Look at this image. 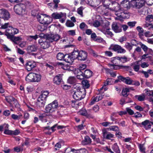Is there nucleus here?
I'll use <instances>...</instances> for the list:
<instances>
[{
	"label": "nucleus",
	"mask_w": 153,
	"mask_h": 153,
	"mask_svg": "<svg viewBox=\"0 0 153 153\" xmlns=\"http://www.w3.org/2000/svg\"><path fill=\"white\" fill-rule=\"evenodd\" d=\"M68 34L71 36H74L75 35V31L74 30H71L67 31Z\"/></svg>",
	"instance_id": "obj_60"
},
{
	"label": "nucleus",
	"mask_w": 153,
	"mask_h": 153,
	"mask_svg": "<svg viewBox=\"0 0 153 153\" xmlns=\"http://www.w3.org/2000/svg\"><path fill=\"white\" fill-rule=\"evenodd\" d=\"M82 84L83 87L85 88H88L90 86L88 81L87 80H84L82 81Z\"/></svg>",
	"instance_id": "obj_43"
},
{
	"label": "nucleus",
	"mask_w": 153,
	"mask_h": 153,
	"mask_svg": "<svg viewBox=\"0 0 153 153\" xmlns=\"http://www.w3.org/2000/svg\"><path fill=\"white\" fill-rule=\"evenodd\" d=\"M108 49L117 52L119 53H124L126 52V51L122 48L120 46L114 44L111 45L108 48Z\"/></svg>",
	"instance_id": "obj_8"
},
{
	"label": "nucleus",
	"mask_w": 153,
	"mask_h": 153,
	"mask_svg": "<svg viewBox=\"0 0 153 153\" xmlns=\"http://www.w3.org/2000/svg\"><path fill=\"white\" fill-rule=\"evenodd\" d=\"M142 124L144 126L146 129H148L151 128L152 125H153V122L146 120L142 122Z\"/></svg>",
	"instance_id": "obj_20"
},
{
	"label": "nucleus",
	"mask_w": 153,
	"mask_h": 153,
	"mask_svg": "<svg viewBox=\"0 0 153 153\" xmlns=\"http://www.w3.org/2000/svg\"><path fill=\"white\" fill-rule=\"evenodd\" d=\"M132 90L133 89L130 88L123 89L122 91V94L123 96L126 97L128 96V93Z\"/></svg>",
	"instance_id": "obj_34"
},
{
	"label": "nucleus",
	"mask_w": 153,
	"mask_h": 153,
	"mask_svg": "<svg viewBox=\"0 0 153 153\" xmlns=\"http://www.w3.org/2000/svg\"><path fill=\"white\" fill-rule=\"evenodd\" d=\"M61 87L64 90H67L70 88V86L66 84H62Z\"/></svg>",
	"instance_id": "obj_61"
},
{
	"label": "nucleus",
	"mask_w": 153,
	"mask_h": 153,
	"mask_svg": "<svg viewBox=\"0 0 153 153\" xmlns=\"http://www.w3.org/2000/svg\"><path fill=\"white\" fill-rule=\"evenodd\" d=\"M118 78L119 80H120L127 84L131 85L133 82V80L128 77H124L121 76H120L118 77Z\"/></svg>",
	"instance_id": "obj_15"
},
{
	"label": "nucleus",
	"mask_w": 153,
	"mask_h": 153,
	"mask_svg": "<svg viewBox=\"0 0 153 153\" xmlns=\"http://www.w3.org/2000/svg\"><path fill=\"white\" fill-rule=\"evenodd\" d=\"M105 56L108 57H111L112 56L113 53L110 51H106L105 52Z\"/></svg>",
	"instance_id": "obj_62"
},
{
	"label": "nucleus",
	"mask_w": 153,
	"mask_h": 153,
	"mask_svg": "<svg viewBox=\"0 0 153 153\" xmlns=\"http://www.w3.org/2000/svg\"><path fill=\"white\" fill-rule=\"evenodd\" d=\"M36 66L35 62L33 61H29L26 64V68L28 71H31Z\"/></svg>",
	"instance_id": "obj_17"
},
{
	"label": "nucleus",
	"mask_w": 153,
	"mask_h": 153,
	"mask_svg": "<svg viewBox=\"0 0 153 153\" xmlns=\"http://www.w3.org/2000/svg\"><path fill=\"white\" fill-rule=\"evenodd\" d=\"M10 26L9 23H5L4 25H1V28L3 29H5L7 28L8 27Z\"/></svg>",
	"instance_id": "obj_59"
},
{
	"label": "nucleus",
	"mask_w": 153,
	"mask_h": 153,
	"mask_svg": "<svg viewBox=\"0 0 153 153\" xmlns=\"http://www.w3.org/2000/svg\"><path fill=\"white\" fill-rule=\"evenodd\" d=\"M66 25L67 27H72L74 26V24L71 21L68 20L66 22Z\"/></svg>",
	"instance_id": "obj_45"
},
{
	"label": "nucleus",
	"mask_w": 153,
	"mask_h": 153,
	"mask_svg": "<svg viewBox=\"0 0 153 153\" xmlns=\"http://www.w3.org/2000/svg\"><path fill=\"white\" fill-rule=\"evenodd\" d=\"M0 16L4 20H7L10 18V14L7 11L4 9L0 10Z\"/></svg>",
	"instance_id": "obj_14"
},
{
	"label": "nucleus",
	"mask_w": 153,
	"mask_h": 153,
	"mask_svg": "<svg viewBox=\"0 0 153 153\" xmlns=\"http://www.w3.org/2000/svg\"><path fill=\"white\" fill-rule=\"evenodd\" d=\"M68 82L71 84H73L75 82V79L74 77H70L68 79Z\"/></svg>",
	"instance_id": "obj_50"
},
{
	"label": "nucleus",
	"mask_w": 153,
	"mask_h": 153,
	"mask_svg": "<svg viewBox=\"0 0 153 153\" xmlns=\"http://www.w3.org/2000/svg\"><path fill=\"white\" fill-rule=\"evenodd\" d=\"M85 2L91 7H95L100 4V0H81L80 4H84Z\"/></svg>",
	"instance_id": "obj_9"
},
{
	"label": "nucleus",
	"mask_w": 153,
	"mask_h": 153,
	"mask_svg": "<svg viewBox=\"0 0 153 153\" xmlns=\"http://www.w3.org/2000/svg\"><path fill=\"white\" fill-rule=\"evenodd\" d=\"M65 55L64 54L62 53H59L57 55L56 57L57 59L60 60H62L64 59Z\"/></svg>",
	"instance_id": "obj_41"
},
{
	"label": "nucleus",
	"mask_w": 153,
	"mask_h": 153,
	"mask_svg": "<svg viewBox=\"0 0 153 153\" xmlns=\"http://www.w3.org/2000/svg\"><path fill=\"white\" fill-rule=\"evenodd\" d=\"M28 39L30 40H31L32 39L36 40L38 38V36L36 35L34 36H29L27 37Z\"/></svg>",
	"instance_id": "obj_57"
},
{
	"label": "nucleus",
	"mask_w": 153,
	"mask_h": 153,
	"mask_svg": "<svg viewBox=\"0 0 153 153\" xmlns=\"http://www.w3.org/2000/svg\"><path fill=\"white\" fill-rule=\"evenodd\" d=\"M46 16H45V19L44 20L45 23H42L43 24L48 25L50 24L52 21V18L48 15L46 14Z\"/></svg>",
	"instance_id": "obj_30"
},
{
	"label": "nucleus",
	"mask_w": 153,
	"mask_h": 153,
	"mask_svg": "<svg viewBox=\"0 0 153 153\" xmlns=\"http://www.w3.org/2000/svg\"><path fill=\"white\" fill-rule=\"evenodd\" d=\"M79 104V102L75 100L71 101V105L73 107L77 108L78 107Z\"/></svg>",
	"instance_id": "obj_46"
},
{
	"label": "nucleus",
	"mask_w": 153,
	"mask_h": 153,
	"mask_svg": "<svg viewBox=\"0 0 153 153\" xmlns=\"http://www.w3.org/2000/svg\"><path fill=\"white\" fill-rule=\"evenodd\" d=\"M22 114H19V115H17L15 114H12L11 115L12 118L14 120H19L22 117Z\"/></svg>",
	"instance_id": "obj_47"
},
{
	"label": "nucleus",
	"mask_w": 153,
	"mask_h": 153,
	"mask_svg": "<svg viewBox=\"0 0 153 153\" xmlns=\"http://www.w3.org/2000/svg\"><path fill=\"white\" fill-rule=\"evenodd\" d=\"M110 29L109 28L106 30H101V31L107 36L112 37L113 35L112 32L110 31Z\"/></svg>",
	"instance_id": "obj_29"
},
{
	"label": "nucleus",
	"mask_w": 153,
	"mask_h": 153,
	"mask_svg": "<svg viewBox=\"0 0 153 153\" xmlns=\"http://www.w3.org/2000/svg\"><path fill=\"white\" fill-rule=\"evenodd\" d=\"M112 149L116 153H120V152L117 144L115 143L112 146Z\"/></svg>",
	"instance_id": "obj_36"
},
{
	"label": "nucleus",
	"mask_w": 153,
	"mask_h": 153,
	"mask_svg": "<svg viewBox=\"0 0 153 153\" xmlns=\"http://www.w3.org/2000/svg\"><path fill=\"white\" fill-rule=\"evenodd\" d=\"M78 114L79 115L86 117H88L90 115V114L87 112V111L84 108L81 109L78 112Z\"/></svg>",
	"instance_id": "obj_24"
},
{
	"label": "nucleus",
	"mask_w": 153,
	"mask_h": 153,
	"mask_svg": "<svg viewBox=\"0 0 153 153\" xmlns=\"http://www.w3.org/2000/svg\"><path fill=\"white\" fill-rule=\"evenodd\" d=\"M108 131H117L119 130V128L116 126H112L106 128Z\"/></svg>",
	"instance_id": "obj_38"
},
{
	"label": "nucleus",
	"mask_w": 153,
	"mask_h": 153,
	"mask_svg": "<svg viewBox=\"0 0 153 153\" xmlns=\"http://www.w3.org/2000/svg\"><path fill=\"white\" fill-rule=\"evenodd\" d=\"M135 97L136 99L140 101H143L145 98V96L143 94L141 95H136Z\"/></svg>",
	"instance_id": "obj_39"
},
{
	"label": "nucleus",
	"mask_w": 153,
	"mask_h": 153,
	"mask_svg": "<svg viewBox=\"0 0 153 153\" xmlns=\"http://www.w3.org/2000/svg\"><path fill=\"white\" fill-rule=\"evenodd\" d=\"M92 74V72L89 69H87L85 71L83 74L84 75V78H88L91 76Z\"/></svg>",
	"instance_id": "obj_31"
},
{
	"label": "nucleus",
	"mask_w": 153,
	"mask_h": 153,
	"mask_svg": "<svg viewBox=\"0 0 153 153\" xmlns=\"http://www.w3.org/2000/svg\"><path fill=\"white\" fill-rule=\"evenodd\" d=\"M11 31L10 34L12 35H15L19 33V30L16 28H14L13 27H11Z\"/></svg>",
	"instance_id": "obj_48"
},
{
	"label": "nucleus",
	"mask_w": 153,
	"mask_h": 153,
	"mask_svg": "<svg viewBox=\"0 0 153 153\" xmlns=\"http://www.w3.org/2000/svg\"><path fill=\"white\" fill-rule=\"evenodd\" d=\"M40 120L44 122H46L47 121V116L45 113L40 114L39 116Z\"/></svg>",
	"instance_id": "obj_37"
},
{
	"label": "nucleus",
	"mask_w": 153,
	"mask_h": 153,
	"mask_svg": "<svg viewBox=\"0 0 153 153\" xmlns=\"http://www.w3.org/2000/svg\"><path fill=\"white\" fill-rule=\"evenodd\" d=\"M84 9V7L82 6H81L78 8L77 10V13L82 17L83 16V10Z\"/></svg>",
	"instance_id": "obj_40"
},
{
	"label": "nucleus",
	"mask_w": 153,
	"mask_h": 153,
	"mask_svg": "<svg viewBox=\"0 0 153 153\" xmlns=\"http://www.w3.org/2000/svg\"><path fill=\"white\" fill-rule=\"evenodd\" d=\"M33 11L32 12V14L33 16H35L36 17V19L40 23L42 24L45 23V21L44 20V19L45 17V16H46V14H38L37 15L36 14H34L33 13Z\"/></svg>",
	"instance_id": "obj_13"
},
{
	"label": "nucleus",
	"mask_w": 153,
	"mask_h": 153,
	"mask_svg": "<svg viewBox=\"0 0 153 153\" xmlns=\"http://www.w3.org/2000/svg\"><path fill=\"white\" fill-rule=\"evenodd\" d=\"M74 74L76 75V78L79 79H82L84 78V75L80 69L77 68L74 71Z\"/></svg>",
	"instance_id": "obj_18"
},
{
	"label": "nucleus",
	"mask_w": 153,
	"mask_h": 153,
	"mask_svg": "<svg viewBox=\"0 0 153 153\" xmlns=\"http://www.w3.org/2000/svg\"><path fill=\"white\" fill-rule=\"evenodd\" d=\"M62 80V76L61 74H58L53 78V83L57 85L60 84Z\"/></svg>",
	"instance_id": "obj_22"
},
{
	"label": "nucleus",
	"mask_w": 153,
	"mask_h": 153,
	"mask_svg": "<svg viewBox=\"0 0 153 153\" xmlns=\"http://www.w3.org/2000/svg\"><path fill=\"white\" fill-rule=\"evenodd\" d=\"M74 93L73 95V97L76 100H79L83 99L85 96V92L83 89H80L79 87L78 88L74 90Z\"/></svg>",
	"instance_id": "obj_5"
},
{
	"label": "nucleus",
	"mask_w": 153,
	"mask_h": 153,
	"mask_svg": "<svg viewBox=\"0 0 153 153\" xmlns=\"http://www.w3.org/2000/svg\"><path fill=\"white\" fill-rule=\"evenodd\" d=\"M102 134L103 138L108 140H111V141H114V135L108 132L106 129L104 128L102 130Z\"/></svg>",
	"instance_id": "obj_10"
},
{
	"label": "nucleus",
	"mask_w": 153,
	"mask_h": 153,
	"mask_svg": "<svg viewBox=\"0 0 153 153\" xmlns=\"http://www.w3.org/2000/svg\"><path fill=\"white\" fill-rule=\"evenodd\" d=\"M98 101V100H97L96 97H94L92 98L91 102L89 103L90 105H92L94 104L96 102Z\"/></svg>",
	"instance_id": "obj_55"
},
{
	"label": "nucleus",
	"mask_w": 153,
	"mask_h": 153,
	"mask_svg": "<svg viewBox=\"0 0 153 153\" xmlns=\"http://www.w3.org/2000/svg\"><path fill=\"white\" fill-rule=\"evenodd\" d=\"M139 147L140 152L143 153H145L146 149L143 144L139 145Z\"/></svg>",
	"instance_id": "obj_51"
},
{
	"label": "nucleus",
	"mask_w": 153,
	"mask_h": 153,
	"mask_svg": "<svg viewBox=\"0 0 153 153\" xmlns=\"http://www.w3.org/2000/svg\"><path fill=\"white\" fill-rule=\"evenodd\" d=\"M49 94L47 91H42L41 95L38 97L36 102V105L39 107H43L45 105L47 98Z\"/></svg>",
	"instance_id": "obj_4"
},
{
	"label": "nucleus",
	"mask_w": 153,
	"mask_h": 153,
	"mask_svg": "<svg viewBox=\"0 0 153 153\" xmlns=\"http://www.w3.org/2000/svg\"><path fill=\"white\" fill-rule=\"evenodd\" d=\"M130 3L128 0H124L121 2L120 6H119V8L120 10H119V11H118L117 13L120 14H121V13L124 12L125 13L124 15L125 17L122 18H127V17H128L129 15L128 13L123 11L122 8L123 7L127 9H128L130 7Z\"/></svg>",
	"instance_id": "obj_7"
},
{
	"label": "nucleus",
	"mask_w": 153,
	"mask_h": 153,
	"mask_svg": "<svg viewBox=\"0 0 153 153\" xmlns=\"http://www.w3.org/2000/svg\"><path fill=\"white\" fill-rule=\"evenodd\" d=\"M36 49V47L34 45L28 46L27 48V50L31 52L35 51Z\"/></svg>",
	"instance_id": "obj_44"
},
{
	"label": "nucleus",
	"mask_w": 153,
	"mask_h": 153,
	"mask_svg": "<svg viewBox=\"0 0 153 153\" xmlns=\"http://www.w3.org/2000/svg\"><path fill=\"white\" fill-rule=\"evenodd\" d=\"M33 82H38L40 81L41 76L40 74L33 73Z\"/></svg>",
	"instance_id": "obj_26"
},
{
	"label": "nucleus",
	"mask_w": 153,
	"mask_h": 153,
	"mask_svg": "<svg viewBox=\"0 0 153 153\" xmlns=\"http://www.w3.org/2000/svg\"><path fill=\"white\" fill-rule=\"evenodd\" d=\"M4 131V133L7 135H12V130L8 129V128H5Z\"/></svg>",
	"instance_id": "obj_58"
},
{
	"label": "nucleus",
	"mask_w": 153,
	"mask_h": 153,
	"mask_svg": "<svg viewBox=\"0 0 153 153\" xmlns=\"http://www.w3.org/2000/svg\"><path fill=\"white\" fill-rule=\"evenodd\" d=\"M112 30L116 33H118L122 31L121 27L120 24L116 22L113 23L111 25Z\"/></svg>",
	"instance_id": "obj_12"
},
{
	"label": "nucleus",
	"mask_w": 153,
	"mask_h": 153,
	"mask_svg": "<svg viewBox=\"0 0 153 153\" xmlns=\"http://www.w3.org/2000/svg\"><path fill=\"white\" fill-rule=\"evenodd\" d=\"M111 64H109L108 65L109 67L111 69L114 70H117L120 69H123L126 67L122 65H118V63L120 62V60L118 57H115L113 58L111 60Z\"/></svg>",
	"instance_id": "obj_6"
},
{
	"label": "nucleus",
	"mask_w": 153,
	"mask_h": 153,
	"mask_svg": "<svg viewBox=\"0 0 153 153\" xmlns=\"http://www.w3.org/2000/svg\"><path fill=\"white\" fill-rule=\"evenodd\" d=\"M63 13L61 12L59 13L57 12L53 13L51 15V18L52 19H60Z\"/></svg>",
	"instance_id": "obj_28"
},
{
	"label": "nucleus",
	"mask_w": 153,
	"mask_h": 153,
	"mask_svg": "<svg viewBox=\"0 0 153 153\" xmlns=\"http://www.w3.org/2000/svg\"><path fill=\"white\" fill-rule=\"evenodd\" d=\"M9 125L7 124H4L0 126V131H2L3 129L8 128Z\"/></svg>",
	"instance_id": "obj_56"
},
{
	"label": "nucleus",
	"mask_w": 153,
	"mask_h": 153,
	"mask_svg": "<svg viewBox=\"0 0 153 153\" xmlns=\"http://www.w3.org/2000/svg\"><path fill=\"white\" fill-rule=\"evenodd\" d=\"M76 150L71 148H68L65 150V153H76Z\"/></svg>",
	"instance_id": "obj_42"
},
{
	"label": "nucleus",
	"mask_w": 153,
	"mask_h": 153,
	"mask_svg": "<svg viewBox=\"0 0 153 153\" xmlns=\"http://www.w3.org/2000/svg\"><path fill=\"white\" fill-rule=\"evenodd\" d=\"M6 36L8 39L14 42L21 40L22 39L20 36H15L9 34H7Z\"/></svg>",
	"instance_id": "obj_19"
},
{
	"label": "nucleus",
	"mask_w": 153,
	"mask_h": 153,
	"mask_svg": "<svg viewBox=\"0 0 153 153\" xmlns=\"http://www.w3.org/2000/svg\"><path fill=\"white\" fill-rule=\"evenodd\" d=\"M109 23L108 22L106 21H104L101 24V26L102 27L101 30H106L109 28L110 27H109Z\"/></svg>",
	"instance_id": "obj_32"
},
{
	"label": "nucleus",
	"mask_w": 153,
	"mask_h": 153,
	"mask_svg": "<svg viewBox=\"0 0 153 153\" xmlns=\"http://www.w3.org/2000/svg\"><path fill=\"white\" fill-rule=\"evenodd\" d=\"M22 5L17 4L15 5L14 8L15 12L16 14L19 15L23 14L25 13V11L24 9L23 8Z\"/></svg>",
	"instance_id": "obj_11"
},
{
	"label": "nucleus",
	"mask_w": 153,
	"mask_h": 153,
	"mask_svg": "<svg viewBox=\"0 0 153 153\" xmlns=\"http://www.w3.org/2000/svg\"><path fill=\"white\" fill-rule=\"evenodd\" d=\"M79 27L81 29L84 30L87 28L88 26L84 22H83L80 24Z\"/></svg>",
	"instance_id": "obj_53"
},
{
	"label": "nucleus",
	"mask_w": 153,
	"mask_h": 153,
	"mask_svg": "<svg viewBox=\"0 0 153 153\" xmlns=\"http://www.w3.org/2000/svg\"><path fill=\"white\" fill-rule=\"evenodd\" d=\"M92 142L91 139L88 136H85L84 139L82 141V144L83 145H89Z\"/></svg>",
	"instance_id": "obj_21"
},
{
	"label": "nucleus",
	"mask_w": 153,
	"mask_h": 153,
	"mask_svg": "<svg viewBox=\"0 0 153 153\" xmlns=\"http://www.w3.org/2000/svg\"><path fill=\"white\" fill-rule=\"evenodd\" d=\"M64 59L65 62L70 64H72L74 61L73 59L71 56L69 54L65 55Z\"/></svg>",
	"instance_id": "obj_23"
},
{
	"label": "nucleus",
	"mask_w": 153,
	"mask_h": 153,
	"mask_svg": "<svg viewBox=\"0 0 153 153\" xmlns=\"http://www.w3.org/2000/svg\"><path fill=\"white\" fill-rule=\"evenodd\" d=\"M100 25V23L97 20H96L93 23L92 25L95 27H99Z\"/></svg>",
	"instance_id": "obj_64"
},
{
	"label": "nucleus",
	"mask_w": 153,
	"mask_h": 153,
	"mask_svg": "<svg viewBox=\"0 0 153 153\" xmlns=\"http://www.w3.org/2000/svg\"><path fill=\"white\" fill-rule=\"evenodd\" d=\"M58 107L57 102L56 100H54L46 105L45 109V112L50 113L53 118L59 117H60V114L57 110Z\"/></svg>",
	"instance_id": "obj_2"
},
{
	"label": "nucleus",
	"mask_w": 153,
	"mask_h": 153,
	"mask_svg": "<svg viewBox=\"0 0 153 153\" xmlns=\"http://www.w3.org/2000/svg\"><path fill=\"white\" fill-rule=\"evenodd\" d=\"M25 80L27 82H33V73H29L26 76Z\"/></svg>",
	"instance_id": "obj_27"
},
{
	"label": "nucleus",
	"mask_w": 153,
	"mask_h": 153,
	"mask_svg": "<svg viewBox=\"0 0 153 153\" xmlns=\"http://www.w3.org/2000/svg\"><path fill=\"white\" fill-rule=\"evenodd\" d=\"M144 35L146 37H150L153 36V34L149 31H146L144 33Z\"/></svg>",
	"instance_id": "obj_52"
},
{
	"label": "nucleus",
	"mask_w": 153,
	"mask_h": 153,
	"mask_svg": "<svg viewBox=\"0 0 153 153\" xmlns=\"http://www.w3.org/2000/svg\"><path fill=\"white\" fill-rule=\"evenodd\" d=\"M59 36L57 34H51L48 35L47 36V41H45L41 45V48L44 49H45L48 48L50 45L48 41L51 42H52L54 41H57L59 39Z\"/></svg>",
	"instance_id": "obj_3"
},
{
	"label": "nucleus",
	"mask_w": 153,
	"mask_h": 153,
	"mask_svg": "<svg viewBox=\"0 0 153 153\" xmlns=\"http://www.w3.org/2000/svg\"><path fill=\"white\" fill-rule=\"evenodd\" d=\"M151 20H153V15H148L146 18V20L147 21H149Z\"/></svg>",
	"instance_id": "obj_63"
},
{
	"label": "nucleus",
	"mask_w": 153,
	"mask_h": 153,
	"mask_svg": "<svg viewBox=\"0 0 153 153\" xmlns=\"http://www.w3.org/2000/svg\"><path fill=\"white\" fill-rule=\"evenodd\" d=\"M76 153H88V151L85 149L76 150Z\"/></svg>",
	"instance_id": "obj_54"
},
{
	"label": "nucleus",
	"mask_w": 153,
	"mask_h": 153,
	"mask_svg": "<svg viewBox=\"0 0 153 153\" xmlns=\"http://www.w3.org/2000/svg\"><path fill=\"white\" fill-rule=\"evenodd\" d=\"M87 53L85 51H79L78 59L81 61H84L87 58Z\"/></svg>",
	"instance_id": "obj_16"
},
{
	"label": "nucleus",
	"mask_w": 153,
	"mask_h": 153,
	"mask_svg": "<svg viewBox=\"0 0 153 153\" xmlns=\"http://www.w3.org/2000/svg\"><path fill=\"white\" fill-rule=\"evenodd\" d=\"M66 19V15L65 13H63L61 16V17L59 20L60 22L62 23H63L65 22Z\"/></svg>",
	"instance_id": "obj_49"
},
{
	"label": "nucleus",
	"mask_w": 153,
	"mask_h": 153,
	"mask_svg": "<svg viewBox=\"0 0 153 153\" xmlns=\"http://www.w3.org/2000/svg\"><path fill=\"white\" fill-rule=\"evenodd\" d=\"M112 79L111 78H108L107 79L106 82H105L103 86L101 88V89H104V91H106L107 89L105 87L108 85H111L112 84Z\"/></svg>",
	"instance_id": "obj_35"
},
{
	"label": "nucleus",
	"mask_w": 153,
	"mask_h": 153,
	"mask_svg": "<svg viewBox=\"0 0 153 153\" xmlns=\"http://www.w3.org/2000/svg\"><path fill=\"white\" fill-rule=\"evenodd\" d=\"M110 1L108 0L104 1L103 2L102 5L99 6L97 8V11L103 15H107L108 14L109 10H113L115 11V14L119 18H124L125 17L124 15L125 13H121V14H120L117 13L118 11L120 10L119 5L118 3H114L112 5L114 6L112 8H109V5H110Z\"/></svg>",
	"instance_id": "obj_1"
},
{
	"label": "nucleus",
	"mask_w": 153,
	"mask_h": 153,
	"mask_svg": "<svg viewBox=\"0 0 153 153\" xmlns=\"http://www.w3.org/2000/svg\"><path fill=\"white\" fill-rule=\"evenodd\" d=\"M135 7L137 8H140L142 7L144 4V0H134Z\"/></svg>",
	"instance_id": "obj_25"
},
{
	"label": "nucleus",
	"mask_w": 153,
	"mask_h": 153,
	"mask_svg": "<svg viewBox=\"0 0 153 153\" xmlns=\"http://www.w3.org/2000/svg\"><path fill=\"white\" fill-rule=\"evenodd\" d=\"M79 51L74 50L72 53L71 56L74 60L75 59H78Z\"/></svg>",
	"instance_id": "obj_33"
}]
</instances>
